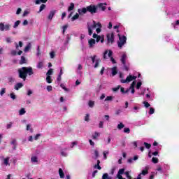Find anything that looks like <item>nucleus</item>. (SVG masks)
Returning <instances> with one entry per match:
<instances>
[{
	"mask_svg": "<svg viewBox=\"0 0 179 179\" xmlns=\"http://www.w3.org/2000/svg\"><path fill=\"white\" fill-rule=\"evenodd\" d=\"M96 27L97 28L96 29ZM101 27H103V26L101 25V23L96 22V21L94 20L92 21V23L91 22L87 23V28L88 30L89 36H92L93 34L94 29H96V32L97 33V34H99V33H101Z\"/></svg>",
	"mask_w": 179,
	"mask_h": 179,
	"instance_id": "f257e3e1",
	"label": "nucleus"
},
{
	"mask_svg": "<svg viewBox=\"0 0 179 179\" xmlns=\"http://www.w3.org/2000/svg\"><path fill=\"white\" fill-rule=\"evenodd\" d=\"M18 75L20 79L26 80L27 75H29V76H31V75H34V72L33 71V68L31 67H22L21 69H18Z\"/></svg>",
	"mask_w": 179,
	"mask_h": 179,
	"instance_id": "f03ea898",
	"label": "nucleus"
},
{
	"mask_svg": "<svg viewBox=\"0 0 179 179\" xmlns=\"http://www.w3.org/2000/svg\"><path fill=\"white\" fill-rule=\"evenodd\" d=\"M117 36L119 37V41H117V47H119V48H122V47H124V45L127 44V36H121V35L120 34H118Z\"/></svg>",
	"mask_w": 179,
	"mask_h": 179,
	"instance_id": "7ed1b4c3",
	"label": "nucleus"
},
{
	"mask_svg": "<svg viewBox=\"0 0 179 179\" xmlns=\"http://www.w3.org/2000/svg\"><path fill=\"white\" fill-rule=\"evenodd\" d=\"M107 38V45H113L115 43L114 33H108L106 35Z\"/></svg>",
	"mask_w": 179,
	"mask_h": 179,
	"instance_id": "20e7f679",
	"label": "nucleus"
},
{
	"mask_svg": "<svg viewBox=\"0 0 179 179\" xmlns=\"http://www.w3.org/2000/svg\"><path fill=\"white\" fill-rule=\"evenodd\" d=\"M120 61L123 65L124 70V71H129V68H128V66H127V64L125 63V61H127V54L124 53L120 59Z\"/></svg>",
	"mask_w": 179,
	"mask_h": 179,
	"instance_id": "39448f33",
	"label": "nucleus"
},
{
	"mask_svg": "<svg viewBox=\"0 0 179 179\" xmlns=\"http://www.w3.org/2000/svg\"><path fill=\"white\" fill-rule=\"evenodd\" d=\"M87 12H90L91 15H94V13H97V7L94 5H90L87 6Z\"/></svg>",
	"mask_w": 179,
	"mask_h": 179,
	"instance_id": "423d86ee",
	"label": "nucleus"
},
{
	"mask_svg": "<svg viewBox=\"0 0 179 179\" xmlns=\"http://www.w3.org/2000/svg\"><path fill=\"white\" fill-rule=\"evenodd\" d=\"M10 30V24H3V22H0V31H9Z\"/></svg>",
	"mask_w": 179,
	"mask_h": 179,
	"instance_id": "0eeeda50",
	"label": "nucleus"
},
{
	"mask_svg": "<svg viewBox=\"0 0 179 179\" xmlns=\"http://www.w3.org/2000/svg\"><path fill=\"white\" fill-rule=\"evenodd\" d=\"M135 79H136V76L129 75L125 80H121L120 82L121 83H129V82H132V80H135Z\"/></svg>",
	"mask_w": 179,
	"mask_h": 179,
	"instance_id": "6e6552de",
	"label": "nucleus"
},
{
	"mask_svg": "<svg viewBox=\"0 0 179 179\" xmlns=\"http://www.w3.org/2000/svg\"><path fill=\"white\" fill-rule=\"evenodd\" d=\"M93 38H96V42L99 43L101 41V43H104V35L99 36L96 34H93L92 35Z\"/></svg>",
	"mask_w": 179,
	"mask_h": 179,
	"instance_id": "1a4fd4ad",
	"label": "nucleus"
},
{
	"mask_svg": "<svg viewBox=\"0 0 179 179\" xmlns=\"http://www.w3.org/2000/svg\"><path fill=\"white\" fill-rule=\"evenodd\" d=\"M0 159L1 160L2 164L4 166H10V164L9 163V160H10V157H7L5 158L3 156H0Z\"/></svg>",
	"mask_w": 179,
	"mask_h": 179,
	"instance_id": "9d476101",
	"label": "nucleus"
},
{
	"mask_svg": "<svg viewBox=\"0 0 179 179\" xmlns=\"http://www.w3.org/2000/svg\"><path fill=\"white\" fill-rule=\"evenodd\" d=\"M55 13H57V10H51L49 13V15L48 16V20H52V18L54 17V16H55Z\"/></svg>",
	"mask_w": 179,
	"mask_h": 179,
	"instance_id": "9b49d317",
	"label": "nucleus"
},
{
	"mask_svg": "<svg viewBox=\"0 0 179 179\" xmlns=\"http://www.w3.org/2000/svg\"><path fill=\"white\" fill-rule=\"evenodd\" d=\"M149 166H147L145 167V169H143L141 173H140L141 174V176H146V174H149Z\"/></svg>",
	"mask_w": 179,
	"mask_h": 179,
	"instance_id": "f8f14e48",
	"label": "nucleus"
},
{
	"mask_svg": "<svg viewBox=\"0 0 179 179\" xmlns=\"http://www.w3.org/2000/svg\"><path fill=\"white\" fill-rule=\"evenodd\" d=\"M110 71L112 76H115V75L118 73V69L117 68V66L111 68Z\"/></svg>",
	"mask_w": 179,
	"mask_h": 179,
	"instance_id": "ddd939ff",
	"label": "nucleus"
},
{
	"mask_svg": "<svg viewBox=\"0 0 179 179\" xmlns=\"http://www.w3.org/2000/svg\"><path fill=\"white\" fill-rule=\"evenodd\" d=\"M88 43L90 48H93V47H94V45L96 44V40L91 38L88 41Z\"/></svg>",
	"mask_w": 179,
	"mask_h": 179,
	"instance_id": "4468645a",
	"label": "nucleus"
},
{
	"mask_svg": "<svg viewBox=\"0 0 179 179\" xmlns=\"http://www.w3.org/2000/svg\"><path fill=\"white\" fill-rule=\"evenodd\" d=\"M138 159H139V157L138 155H136L134 157V158H129L127 160V163H129L130 164L134 163V162H136V160H138Z\"/></svg>",
	"mask_w": 179,
	"mask_h": 179,
	"instance_id": "2eb2a0df",
	"label": "nucleus"
},
{
	"mask_svg": "<svg viewBox=\"0 0 179 179\" xmlns=\"http://www.w3.org/2000/svg\"><path fill=\"white\" fill-rule=\"evenodd\" d=\"M172 27H173L174 30H178L179 26V20H176L171 24Z\"/></svg>",
	"mask_w": 179,
	"mask_h": 179,
	"instance_id": "dca6fc26",
	"label": "nucleus"
},
{
	"mask_svg": "<svg viewBox=\"0 0 179 179\" xmlns=\"http://www.w3.org/2000/svg\"><path fill=\"white\" fill-rule=\"evenodd\" d=\"M108 52H109L108 53V57L109 58H110L111 62L113 63V64H116V62H115V59H114V57H111L112 55H113V51L108 50Z\"/></svg>",
	"mask_w": 179,
	"mask_h": 179,
	"instance_id": "f3484780",
	"label": "nucleus"
},
{
	"mask_svg": "<svg viewBox=\"0 0 179 179\" xmlns=\"http://www.w3.org/2000/svg\"><path fill=\"white\" fill-rule=\"evenodd\" d=\"M78 12L79 15H85V13H86V12H87V8H83L82 9L79 8L78 10Z\"/></svg>",
	"mask_w": 179,
	"mask_h": 179,
	"instance_id": "a211bd4d",
	"label": "nucleus"
},
{
	"mask_svg": "<svg viewBox=\"0 0 179 179\" xmlns=\"http://www.w3.org/2000/svg\"><path fill=\"white\" fill-rule=\"evenodd\" d=\"M100 136V133L95 131L94 134H92V138L94 141H97V138Z\"/></svg>",
	"mask_w": 179,
	"mask_h": 179,
	"instance_id": "6ab92c4d",
	"label": "nucleus"
},
{
	"mask_svg": "<svg viewBox=\"0 0 179 179\" xmlns=\"http://www.w3.org/2000/svg\"><path fill=\"white\" fill-rule=\"evenodd\" d=\"M22 87H23V83H17L14 86V89H15V90H19V89H22Z\"/></svg>",
	"mask_w": 179,
	"mask_h": 179,
	"instance_id": "aec40b11",
	"label": "nucleus"
},
{
	"mask_svg": "<svg viewBox=\"0 0 179 179\" xmlns=\"http://www.w3.org/2000/svg\"><path fill=\"white\" fill-rule=\"evenodd\" d=\"M44 67V62L41 61L39 62H38L37 65H36V68L38 69H42V68Z\"/></svg>",
	"mask_w": 179,
	"mask_h": 179,
	"instance_id": "412c9836",
	"label": "nucleus"
},
{
	"mask_svg": "<svg viewBox=\"0 0 179 179\" xmlns=\"http://www.w3.org/2000/svg\"><path fill=\"white\" fill-rule=\"evenodd\" d=\"M31 163H38V157L37 156H32L31 157Z\"/></svg>",
	"mask_w": 179,
	"mask_h": 179,
	"instance_id": "4be33fe9",
	"label": "nucleus"
},
{
	"mask_svg": "<svg viewBox=\"0 0 179 179\" xmlns=\"http://www.w3.org/2000/svg\"><path fill=\"white\" fill-rule=\"evenodd\" d=\"M30 48H31V43H29L24 50V52H28V51L30 50Z\"/></svg>",
	"mask_w": 179,
	"mask_h": 179,
	"instance_id": "5701e85b",
	"label": "nucleus"
},
{
	"mask_svg": "<svg viewBox=\"0 0 179 179\" xmlns=\"http://www.w3.org/2000/svg\"><path fill=\"white\" fill-rule=\"evenodd\" d=\"M73 9H75V3H71L68 8V12H71V10H73Z\"/></svg>",
	"mask_w": 179,
	"mask_h": 179,
	"instance_id": "b1692460",
	"label": "nucleus"
},
{
	"mask_svg": "<svg viewBox=\"0 0 179 179\" xmlns=\"http://www.w3.org/2000/svg\"><path fill=\"white\" fill-rule=\"evenodd\" d=\"M48 0H36V5H40V3H45Z\"/></svg>",
	"mask_w": 179,
	"mask_h": 179,
	"instance_id": "393cba45",
	"label": "nucleus"
},
{
	"mask_svg": "<svg viewBox=\"0 0 179 179\" xmlns=\"http://www.w3.org/2000/svg\"><path fill=\"white\" fill-rule=\"evenodd\" d=\"M102 179H113V178L108 176V173H106L103 174Z\"/></svg>",
	"mask_w": 179,
	"mask_h": 179,
	"instance_id": "a878e982",
	"label": "nucleus"
},
{
	"mask_svg": "<svg viewBox=\"0 0 179 179\" xmlns=\"http://www.w3.org/2000/svg\"><path fill=\"white\" fill-rule=\"evenodd\" d=\"M97 7L99 8V9H101L103 12L106 10V6L103 5V3H100L99 4H98Z\"/></svg>",
	"mask_w": 179,
	"mask_h": 179,
	"instance_id": "bb28decb",
	"label": "nucleus"
},
{
	"mask_svg": "<svg viewBox=\"0 0 179 179\" xmlns=\"http://www.w3.org/2000/svg\"><path fill=\"white\" fill-rule=\"evenodd\" d=\"M59 174L60 178H64V177H65L64 171H62V169H61V168L59 169Z\"/></svg>",
	"mask_w": 179,
	"mask_h": 179,
	"instance_id": "cd10ccee",
	"label": "nucleus"
},
{
	"mask_svg": "<svg viewBox=\"0 0 179 179\" xmlns=\"http://www.w3.org/2000/svg\"><path fill=\"white\" fill-rule=\"evenodd\" d=\"M24 114H26V109L22 108L19 111V115H24Z\"/></svg>",
	"mask_w": 179,
	"mask_h": 179,
	"instance_id": "c85d7f7f",
	"label": "nucleus"
},
{
	"mask_svg": "<svg viewBox=\"0 0 179 179\" xmlns=\"http://www.w3.org/2000/svg\"><path fill=\"white\" fill-rule=\"evenodd\" d=\"M8 83H10V85H12V83H15V78L12 76L8 77Z\"/></svg>",
	"mask_w": 179,
	"mask_h": 179,
	"instance_id": "c756f323",
	"label": "nucleus"
},
{
	"mask_svg": "<svg viewBox=\"0 0 179 179\" xmlns=\"http://www.w3.org/2000/svg\"><path fill=\"white\" fill-rule=\"evenodd\" d=\"M94 167L98 170H101V166H100V160H97V164H95Z\"/></svg>",
	"mask_w": 179,
	"mask_h": 179,
	"instance_id": "7c9ffc66",
	"label": "nucleus"
},
{
	"mask_svg": "<svg viewBox=\"0 0 179 179\" xmlns=\"http://www.w3.org/2000/svg\"><path fill=\"white\" fill-rule=\"evenodd\" d=\"M20 64V65H23V64H26V58L24 57V56L21 57Z\"/></svg>",
	"mask_w": 179,
	"mask_h": 179,
	"instance_id": "2f4dec72",
	"label": "nucleus"
},
{
	"mask_svg": "<svg viewBox=\"0 0 179 179\" xmlns=\"http://www.w3.org/2000/svg\"><path fill=\"white\" fill-rule=\"evenodd\" d=\"M88 106L89 107H90V108H93V107H94V101H88Z\"/></svg>",
	"mask_w": 179,
	"mask_h": 179,
	"instance_id": "473e14b6",
	"label": "nucleus"
},
{
	"mask_svg": "<svg viewBox=\"0 0 179 179\" xmlns=\"http://www.w3.org/2000/svg\"><path fill=\"white\" fill-rule=\"evenodd\" d=\"M113 99H114V96H108L105 99V101H113Z\"/></svg>",
	"mask_w": 179,
	"mask_h": 179,
	"instance_id": "72a5a7b5",
	"label": "nucleus"
},
{
	"mask_svg": "<svg viewBox=\"0 0 179 179\" xmlns=\"http://www.w3.org/2000/svg\"><path fill=\"white\" fill-rule=\"evenodd\" d=\"M20 20H17L16 21L15 23H14V25H13V29H17L19 26V24H20Z\"/></svg>",
	"mask_w": 179,
	"mask_h": 179,
	"instance_id": "f704fd0d",
	"label": "nucleus"
},
{
	"mask_svg": "<svg viewBox=\"0 0 179 179\" xmlns=\"http://www.w3.org/2000/svg\"><path fill=\"white\" fill-rule=\"evenodd\" d=\"M45 9V4L41 5L39 11L38 12V13H40V12H43V10H44Z\"/></svg>",
	"mask_w": 179,
	"mask_h": 179,
	"instance_id": "c9c22d12",
	"label": "nucleus"
},
{
	"mask_svg": "<svg viewBox=\"0 0 179 179\" xmlns=\"http://www.w3.org/2000/svg\"><path fill=\"white\" fill-rule=\"evenodd\" d=\"M100 59H96L95 61V65L94 66V68H97L99 66V64H100Z\"/></svg>",
	"mask_w": 179,
	"mask_h": 179,
	"instance_id": "e433bc0d",
	"label": "nucleus"
},
{
	"mask_svg": "<svg viewBox=\"0 0 179 179\" xmlns=\"http://www.w3.org/2000/svg\"><path fill=\"white\" fill-rule=\"evenodd\" d=\"M46 82H47V83H52V81L51 80V76H47Z\"/></svg>",
	"mask_w": 179,
	"mask_h": 179,
	"instance_id": "4c0bfd02",
	"label": "nucleus"
},
{
	"mask_svg": "<svg viewBox=\"0 0 179 179\" xmlns=\"http://www.w3.org/2000/svg\"><path fill=\"white\" fill-rule=\"evenodd\" d=\"M10 97L12 100H16V95L13 92L10 94Z\"/></svg>",
	"mask_w": 179,
	"mask_h": 179,
	"instance_id": "58836bf2",
	"label": "nucleus"
},
{
	"mask_svg": "<svg viewBox=\"0 0 179 179\" xmlns=\"http://www.w3.org/2000/svg\"><path fill=\"white\" fill-rule=\"evenodd\" d=\"M99 128H104V122L100 121L98 124Z\"/></svg>",
	"mask_w": 179,
	"mask_h": 179,
	"instance_id": "ea45409f",
	"label": "nucleus"
},
{
	"mask_svg": "<svg viewBox=\"0 0 179 179\" xmlns=\"http://www.w3.org/2000/svg\"><path fill=\"white\" fill-rule=\"evenodd\" d=\"M76 19H79V14L78 13L72 17L71 20L73 22V20H76Z\"/></svg>",
	"mask_w": 179,
	"mask_h": 179,
	"instance_id": "a19ab883",
	"label": "nucleus"
},
{
	"mask_svg": "<svg viewBox=\"0 0 179 179\" xmlns=\"http://www.w3.org/2000/svg\"><path fill=\"white\" fill-rule=\"evenodd\" d=\"M124 171H125L124 169H121L118 171L117 174L120 175V176H122V174H124Z\"/></svg>",
	"mask_w": 179,
	"mask_h": 179,
	"instance_id": "79ce46f5",
	"label": "nucleus"
},
{
	"mask_svg": "<svg viewBox=\"0 0 179 179\" xmlns=\"http://www.w3.org/2000/svg\"><path fill=\"white\" fill-rule=\"evenodd\" d=\"M110 152L108 151H103V159L106 160L107 159V155H108Z\"/></svg>",
	"mask_w": 179,
	"mask_h": 179,
	"instance_id": "37998d69",
	"label": "nucleus"
},
{
	"mask_svg": "<svg viewBox=\"0 0 179 179\" xmlns=\"http://www.w3.org/2000/svg\"><path fill=\"white\" fill-rule=\"evenodd\" d=\"M152 163H155L156 164L157 163H159V159H157V157H153L152 159Z\"/></svg>",
	"mask_w": 179,
	"mask_h": 179,
	"instance_id": "c03bdc74",
	"label": "nucleus"
},
{
	"mask_svg": "<svg viewBox=\"0 0 179 179\" xmlns=\"http://www.w3.org/2000/svg\"><path fill=\"white\" fill-rule=\"evenodd\" d=\"M6 93V88H2L1 91L0 92V96H3Z\"/></svg>",
	"mask_w": 179,
	"mask_h": 179,
	"instance_id": "a18cd8bd",
	"label": "nucleus"
},
{
	"mask_svg": "<svg viewBox=\"0 0 179 179\" xmlns=\"http://www.w3.org/2000/svg\"><path fill=\"white\" fill-rule=\"evenodd\" d=\"M124 174L128 179H132V177H131V175H129V171L124 172Z\"/></svg>",
	"mask_w": 179,
	"mask_h": 179,
	"instance_id": "49530a36",
	"label": "nucleus"
},
{
	"mask_svg": "<svg viewBox=\"0 0 179 179\" xmlns=\"http://www.w3.org/2000/svg\"><path fill=\"white\" fill-rule=\"evenodd\" d=\"M124 127H125V125H124V124L120 123V124H117V129L121 130V129H122V128H124Z\"/></svg>",
	"mask_w": 179,
	"mask_h": 179,
	"instance_id": "de8ad7c7",
	"label": "nucleus"
},
{
	"mask_svg": "<svg viewBox=\"0 0 179 179\" xmlns=\"http://www.w3.org/2000/svg\"><path fill=\"white\" fill-rule=\"evenodd\" d=\"M13 123L12 122H10L7 125H6V129H10L12 128V125Z\"/></svg>",
	"mask_w": 179,
	"mask_h": 179,
	"instance_id": "09e8293b",
	"label": "nucleus"
},
{
	"mask_svg": "<svg viewBox=\"0 0 179 179\" xmlns=\"http://www.w3.org/2000/svg\"><path fill=\"white\" fill-rule=\"evenodd\" d=\"M52 73H53L52 69H49V70L48 71L46 75H47L48 76H51V75H52Z\"/></svg>",
	"mask_w": 179,
	"mask_h": 179,
	"instance_id": "8fccbe9b",
	"label": "nucleus"
},
{
	"mask_svg": "<svg viewBox=\"0 0 179 179\" xmlns=\"http://www.w3.org/2000/svg\"><path fill=\"white\" fill-rule=\"evenodd\" d=\"M61 155H62L63 157H66V156H68V152L62 150V151H61Z\"/></svg>",
	"mask_w": 179,
	"mask_h": 179,
	"instance_id": "3c124183",
	"label": "nucleus"
},
{
	"mask_svg": "<svg viewBox=\"0 0 179 179\" xmlns=\"http://www.w3.org/2000/svg\"><path fill=\"white\" fill-rule=\"evenodd\" d=\"M30 124L27 125V131H30L31 134H33V129L30 128Z\"/></svg>",
	"mask_w": 179,
	"mask_h": 179,
	"instance_id": "603ef678",
	"label": "nucleus"
},
{
	"mask_svg": "<svg viewBox=\"0 0 179 179\" xmlns=\"http://www.w3.org/2000/svg\"><path fill=\"white\" fill-rule=\"evenodd\" d=\"M143 104H144L145 107L148 108V107H150V103L147 101H143Z\"/></svg>",
	"mask_w": 179,
	"mask_h": 179,
	"instance_id": "864d4df0",
	"label": "nucleus"
},
{
	"mask_svg": "<svg viewBox=\"0 0 179 179\" xmlns=\"http://www.w3.org/2000/svg\"><path fill=\"white\" fill-rule=\"evenodd\" d=\"M10 145H13V146L17 145V143L16 142V139H13L12 141L10 142Z\"/></svg>",
	"mask_w": 179,
	"mask_h": 179,
	"instance_id": "5fc2aeb1",
	"label": "nucleus"
},
{
	"mask_svg": "<svg viewBox=\"0 0 179 179\" xmlns=\"http://www.w3.org/2000/svg\"><path fill=\"white\" fill-rule=\"evenodd\" d=\"M70 41H71V37L69 36V35H67V36H66V40L64 44H65V45L69 44Z\"/></svg>",
	"mask_w": 179,
	"mask_h": 179,
	"instance_id": "6e6d98bb",
	"label": "nucleus"
},
{
	"mask_svg": "<svg viewBox=\"0 0 179 179\" xmlns=\"http://www.w3.org/2000/svg\"><path fill=\"white\" fill-rule=\"evenodd\" d=\"M124 134H129V132H131V129H129V128H128V127H125L124 129Z\"/></svg>",
	"mask_w": 179,
	"mask_h": 179,
	"instance_id": "4d7b16f0",
	"label": "nucleus"
},
{
	"mask_svg": "<svg viewBox=\"0 0 179 179\" xmlns=\"http://www.w3.org/2000/svg\"><path fill=\"white\" fill-rule=\"evenodd\" d=\"M60 87H62V89L64 90L65 92H69V90L66 87H65V85L64 84H61Z\"/></svg>",
	"mask_w": 179,
	"mask_h": 179,
	"instance_id": "13d9d810",
	"label": "nucleus"
},
{
	"mask_svg": "<svg viewBox=\"0 0 179 179\" xmlns=\"http://www.w3.org/2000/svg\"><path fill=\"white\" fill-rule=\"evenodd\" d=\"M144 146H145V148H146L147 149H150V147H151L152 145H151L150 144H149V143L145 142V143H144Z\"/></svg>",
	"mask_w": 179,
	"mask_h": 179,
	"instance_id": "bf43d9fd",
	"label": "nucleus"
},
{
	"mask_svg": "<svg viewBox=\"0 0 179 179\" xmlns=\"http://www.w3.org/2000/svg\"><path fill=\"white\" fill-rule=\"evenodd\" d=\"M76 145H78V142H76V141L72 142L71 145V148H73L76 146Z\"/></svg>",
	"mask_w": 179,
	"mask_h": 179,
	"instance_id": "052dcab7",
	"label": "nucleus"
},
{
	"mask_svg": "<svg viewBox=\"0 0 179 179\" xmlns=\"http://www.w3.org/2000/svg\"><path fill=\"white\" fill-rule=\"evenodd\" d=\"M149 114H150V115L155 114V108H150Z\"/></svg>",
	"mask_w": 179,
	"mask_h": 179,
	"instance_id": "680f3d73",
	"label": "nucleus"
},
{
	"mask_svg": "<svg viewBox=\"0 0 179 179\" xmlns=\"http://www.w3.org/2000/svg\"><path fill=\"white\" fill-rule=\"evenodd\" d=\"M95 159H98L99 157V151L97 150H94Z\"/></svg>",
	"mask_w": 179,
	"mask_h": 179,
	"instance_id": "e2e57ef3",
	"label": "nucleus"
},
{
	"mask_svg": "<svg viewBox=\"0 0 179 179\" xmlns=\"http://www.w3.org/2000/svg\"><path fill=\"white\" fill-rule=\"evenodd\" d=\"M50 58L53 59L55 57V52H51L50 53Z\"/></svg>",
	"mask_w": 179,
	"mask_h": 179,
	"instance_id": "0e129e2a",
	"label": "nucleus"
},
{
	"mask_svg": "<svg viewBox=\"0 0 179 179\" xmlns=\"http://www.w3.org/2000/svg\"><path fill=\"white\" fill-rule=\"evenodd\" d=\"M89 117H90L89 114H87L85 117V121H86L87 122H89Z\"/></svg>",
	"mask_w": 179,
	"mask_h": 179,
	"instance_id": "69168bd1",
	"label": "nucleus"
},
{
	"mask_svg": "<svg viewBox=\"0 0 179 179\" xmlns=\"http://www.w3.org/2000/svg\"><path fill=\"white\" fill-rule=\"evenodd\" d=\"M47 90H48V92H51L52 90V86L48 85L47 86Z\"/></svg>",
	"mask_w": 179,
	"mask_h": 179,
	"instance_id": "338daca9",
	"label": "nucleus"
},
{
	"mask_svg": "<svg viewBox=\"0 0 179 179\" xmlns=\"http://www.w3.org/2000/svg\"><path fill=\"white\" fill-rule=\"evenodd\" d=\"M141 86H142V83L138 82L136 85V89H141Z\"/></svg>",
	"mask_w": 179,
	"mask_h": 179,
	"instance_id": "774afa93",
	"label": "nucleus"
}]
</instances>
